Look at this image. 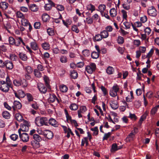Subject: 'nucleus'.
I'll use <instances>...</instances> for the list:
<instances>
[{"label": "nucleus", "instance_id": "obj_1", "mask_svg": "<svg viewBox=\"0 0 159 159\" xmlns=\"http://www.w3.org/2000/svg\"><path fill=\"white\" fill-rule=\"evenodd\" d=\"M33 140L30 142V144L34 148H37L40 147L39 142L42 140L41 137L39 134H34L32 136Z\"/></svg>", "mask_w": 159, "mask_h": 159}, {"label": "nucleus", "instance_id": "obj_2", "mask_svg": "<svg viewBox=\"0 0 159 159\" xmlns=\"http://www.w3.org/2000/svg\"><path fill=\"white\" fill-rule=\"evenodd\" d=\"M35 124L39 127L43 125H48V119L46 117H37L35 118Z\"/></svg>", "mask_w": 159, "mask_h": 159}, {"label": "nucleus", "instance_id": "obj_3", "mask_svg": "<svg viewBox=\"0 0 159 159\" xmlns=\"http://www.w3.org/2000/svg\"><path fill=\"white\" fill-rule=\"evenodd\" d=\"M13 84L15 86H21L23 88L26 87L27 85V82L24 79L22 80H14L13 81Z\"/></svg>", "mask_w": 159, "mask_h": 159}, {"label": "nucleus", "instance_id": "obj_4", "mask_svg": "<svg viewBox=\"0 0 159 159\" xmlns=\"http://www.w3.org/2000/svg\"><path fill=\"white\" fill-rule=\"evenodd\" d=\"M25 71V77L27 80H30L31 78L30 74L33 72V69L30 66H27L24 67Z\"/></svg>", "mask_w": 159, "mask_h": 159}, {"label": "nucleus", "instance_id": "obj_5", "mask_svg": "<svg viewBox=\"0 0 159 159\" xmlns=\"http://www.w3.org/2000/svg\"><path fill=\"white\" fill-rule=\"evenodd\" d=\"M11 86L6 83L5 81H0V89L3 92H7Z\"/></svg>", "mask_w": 159, "mask_h": 159}, {"label": "nucleus", "instance_id": "obj_6", "mask_svg": "<svg viewBox=\"0 0 159 159\" xmlns=\"http://www.w3.org/2000/svg\"><path fill=\"white\" fill-rule=\"evenodd\" d=\"M30 126V123L25 120H24L23 123L20 125V130H21L23 131H27L29 130V127Z\"/></svg>", "mask_w": 159, "mask_h": 159}, {"label": "nucleus", "instance_id": "obj_7", "mask_svg": "<svg viewBox=\"0 0 159 159\" xmlns=\"http://www.w3.org/2000/svg\"><path fill=\"white\" fill-rule=\"evenodd\" d=\"M18 133H19V137L20 139L23 142L25 143L29 141V136L26 133H21L20 129L18 130Z\"/></svg>", "mask_w": 159, "mask_h": 159}, {"label": "nucleus", "instance_id": "obj_8", "mask_svg": "<svg viewBox=\"0 0 159 159\" xmlns=\"http://www.w3.org/2000/svg\"><path fill=\"white\" fill-rule=\"evenodd\" d=\"M96 68L95 64L93 63H91L89 65L86 66L85 70L88 73L91 74L95 71Z\"/></svg>", "mask_w": 159, "mask_h": 159}, {"label": "nucleus", "instance_id": "obj_9", "mask_svg": "<svg viewBox=\"0 0 159 159\" xmlns=\"http://www.w3.org/2000/svg\"><path fill=\"white\" fill-rule=\"evenodd\" d=\"M147 11L148 15L151 16L156 17L157 15V11L153 7H149Z\"/></svg>", "mask_w": 159, "mask_h": 159}, {"label": "nucleus", "instance_id": "obj_10", "mask_svg": "<svg viewBox=\"0 0 159 159\" xmlns=\"http://www.w3.org/2000/svg\"><path fill=\"white\" fill-rule=\"evenodd\" d=\"M136 133L134 130L132 131L127 136L126 139V141L129 142L133 140L135 138V135Z\"/></svg>", "mask_w": 159, "mask_h": 159}, {"label": "nucleus", "instance_id": "obj_11", "mask_svg": "<svg viewBox=\"0 0 159 159\" xmlns=\"http://www.w3.org/2000/svg\"><path fill=\"white\" fill-rule=\"evenodd\" d=\"M48 102H53L56 101L57 103L60 102L59 100L57 98L56 96L54 94H50L48 99Z\"/></svg>", "mask_w": 159, "mask_h": 159}, {"label": "nucleus", "instance_id": "obj_12", "mask_svg": "<svg viewBox=\"0 0 159 159\" xmlns=\"http://www.w3.org/2000/svg\"><path fill=\"white\" fill-rule=\"evenodd\" d=\"M48 3L45 4L44 8L46 10L49 11L52 8V6L55 7V4L51 0H47Z\"/></svg>", "mask_w": 159, "mask_h": 159}, {"label": "nucleus", "instance_id": "obj_13", "mask_svg": "<svg viewBox=\"0 0 159 159\" xmlns=\"http://www.w3.org/2000/svg\"><path fill=\"white\" fill-rule=\"evenodd\" d=\"M30 47L32 49L34 50L37 51L39 54L41 53L40 50L39 49L37 43L35 42H32L30 43Z\"/></svg>", "mask_w": 159, "mask_h": 159}, {"label": "nucleus", "instance_id": "obj_14", "mask_svg": "<svg viewBox=\"0 0 159 159\" xmlns=\"http://www.w3.org/2000/svg\"><path fill=\"white\" fill-rule=\"evenodd\" d=\"M38 88L41 93H45L47 91V89L44 85L41 83H39L38 84Z\"/></svg>", "mask_w": 159, "mask_h": 159}, {"label": "nucleus", "instance_id": "obj_15", "mask_svg": "<svg viewBox=\"0 0 159 159\" xmlns=\"http://www.w3.org/2000/svg\"><path fill=\"white\" fill-rule=\"evenodd\" d=\"M13 104L14 105L12 106V108L14 111H15L17 109H20L22 107L20 103L18 101H14Z\"/></svg>", "mask_w": 159, "mask_h": 159}, {"label": "nucleus", "instance_id": "obj_16", "mask_svg": "<svg viewBox=\"0 0 159 159\" xmlns=\"http://www.w3.org/2000/svg\"><path fill=\"white\" fill-rule=\"evenodd\" d=\"M14 45L16 46H19L22 43L24 45H25V43L23 41L22 39L20 37H17L15 40Z\"/></svg>", "mask_w": 159, "mask_h": 159}, {"label": "nucleus", "instance_id": "obj_17", "mask_svg": "<svg viewBox=\"0 0 159 159\" xmlns=\"http://www.w3.org/2000/svg\"><path fill=\"white\" fill-rule=\"evenodd\" d=\"M44 135L45 137L48 139H52L53 136L52 132L49 130H46V133L44 134Z\"/></svg>", "mask_w": 159, "mask_h": 159}, {"label": "nucleus", "instance_id": "obj_18", "mask_svg": "<svg viewBox=\"0 0 159 159\" xmlns=\"http://www.w3.org/2000/svg\"><path fill=\"white\" fill-rule=\"evenodd\" d=\"M5 66H6L7 69L9 70H11L13 68V64L10 61H5Z\"/></svg>", "mask_w": 159, "mask_h": 159}, {"label": "nucleus", "instance_id": "obj_19", "mask_svg": "<svg viewBox=\"0 0 159 159\" xmlns=\"http://www.w3.org/2000/svg\"><path fill=\"white\" fill-rule=\"evenodd\" d=\"M48 123L55 127H57L58 125L57 122L55 119L52 118L49 120Z\"/></svg>", "mask_w": 159, "mask_h": 159}, {"label": "nucleus", "instance_id": "obj_20", "mask_svg": "<svg viewBox=\"0 0 159 159\" xmlns=\"http://www.w3.org/2000/svg\"><path fill=\"white\" fill-rule=\"evenodd\" d=\"M106 6L105 5L101 4L99 5L98 7V11L100 12L101 15H102L103 14V12L106 10Z\"/></svg>", "mask_w": 159, "mask_h": 159}, {"label": "nucleus", "instance_id": "obj_21", "mask_svg": "<svg viewBox=\"0 0 159 159\" xmlns=\"http://www.w3.org/2000/svg\"><path fill=\"white\" fill-rule=\"evenodd\" d=\"M8 4L5 2H0V8L3 10H5L8 7Z\"/></svg>", "mask_w": 159, "mask_h": 159}, {"label": "nucleus", "instance_id": "obj_22", "mask_svg": "<svg viewBox=\"0 0 159 159\" xmlns=\"http://www.w3.org/2000/svg\"><path fill=\"white\" fill-rule=\"evenodd\" d=\"M130 95H129L126 98V100L127 102H130L132 101V100L134 98L133 93L132 91L130 92Z\"/></svg>", "mask_w": 159, "mask_h": 159}, {"label": "nucleus", "instance_id": "obj_23", "mask_svg": "<svg viewBox=\"0 0 159 159\" xmlns=\"http://www.w3.org/2000/svg\"><path fill=\"white\" fill-rule=\"evenodd\" d=\"M2 117L6 119H9L10 117V113L7 111H3L2 113Z\"/></svg>", "mask_w": 159, "mask_h": 159}, {"label": "nucleus", "instance_id": "obj_24", "mask_svg": "<svg viewBox=\"0 0 159 159\" xmlns=\"http://www.w3.org/2000/svg\"><path fill=\"white\" fill-rule=\"evenodd\" d=\"M110 13L111 16L113 17L116 16L117 12L115 8H113L110 10Z\"/></svg>", "mask_w": 159, "mask_h": 159}, {"label": "nucleus", "instance_id": "obj_25", "mask_svg": "<svg viewBox=\"0 0 159 159\" xmlns=\"http://www.w3.org/2000/svg\"><path fill=\"white\" fill-rule=\"evenodd\" d=\"M19 57L22 60L26 61L27 60V57L26 54L20 52L19 55Z\"/></svg>", "mask_w": 159, "mask_h": 159}, {"label": "nucleus", "instance_id": "obj_26", "mask_svg": "<svg viewBox=\"0 0 159 159\" xmlns=\"http://www.w3.org/2000/svg\"><path fill=\"white\" fill-rule=\"evenodd\" d=\"M42 20L44 22H47L49 19V16L47 13H43L42 16Z\"/></svg>", "mask_w": 159, "mask_h": 159}, {"label": "nucleus", "instance_id": "obj_27", "mask_svg": "<svg viewBox=\"0 0 159 159\" xmlns=\"http://www.w3.org/2000/svg\"><path fill=\"white\" fill-rule=\"evenodd\" d=\"M100 34L102 38H107L109 36L108 32L106 30H103L100 32Z\"/></svg>", "mask_w": 159, "mask_h": 159}, {"label": "nucleus", "instance_id": "obj_28", "mask_svg": "<svg viewBox=\"0 0 159 159\" xmlns=\"http://www.w3.org/2000/svg\"><path fill=\"white\" fill-rule=\"evenodd\" d=\"M60 90L63 93L66 92L68 90L67 87L64 84H62L59 87Z\"/></svg>", "mask_w": 159, "mask_h": 159}, {"label": "nucleus", "instance_id": "obj_29", "mask_svg": "<svg viewBox=\"0 0 159 159\" xmlns=\"http://www.w3.org/2000/svg\"><path fill=\"white\" fill-rule=\"evenodd\" d=\"M102 38L101 34H98L95 35V36L93 38V39L94 41H99L101 40Z\"/></svg>", "mask_w": 159, "mask_h": 159}, {"label": "nucleus", "instance_id": "obj_30", "mask_svg": "<svg viewBox=\"0 0 159 159\" xmlns=\"http://www.w3.org/2000/svg\"><path fill=\"white\" fill-rule=\"evenodd\" d=\"M65 113L66 118V120L68 123H69L71 121V117L69 115L66 110H65Z\"/></svg>", "mask_w": 159, "mask_h": 159}, {"label": "nucleus", "instance_id": "obj_31", "mask_svg": "<svg viewBox=\"0 0 159 159\" xmlns=\"http://www.w3.org/2000/svg\"><path fill=\"white\" fill-rule=\"evenodd\" d=\"M85 143L86 144V146H87L88 145V137H84L82 140L81 146H83Z\"/></svg>", "mask_w": 159, "mask_h": 159}, {"label": "nucleus", "instance_id": "obj_32", "mask_svg": "<svg viewBox=\"0 0 159 159\" xmlns=\"http://www.w3.org/2000/svg\"><path fill=\"white\" fill-rule=\"evenodd\" d=\"M82 54L85 57H88L90 55V52L89 50L85 49L82 51Z\"/></svg>", "mask_w": 159, "mask_h": 159}, {"label": "nucleus", "instance_id": "obj_33", "mask_svg": "<svg viewBox=\"0 0 159 159\" xmlns=\"http://www.w3.org/2000/svg\"><path fill=\"white\" fill-rule=\"evenodd\" d=\"M114 70L113 68L110 66H108L106 69V72L107 74L111 75L113 74Z\"/></svg>", "mask_w": 159, "mask_h": 159}, {"label": "nucleus", "instance_id": "obj_34", "mask_svg": "<svg viewBox=\"0 0 159 159\" xmlns=\"http://www.w3.org/2000/svg\"><path fill=\"white\" fill-rule=\"evenodd\" d=\"M42 46L43 49L46 50L49 49L50 48L49 44L47 42L43 43Z\"/></svg>", "mask_w": 159, "mask_h": 159}, {"label": "nucleus", "instance_id": "obj_35", "mask_svg": "<svg viewBox=\"0 0 159 159\" xmlns=\"http://www.w3.org/2000/svg\"><path fill=\"white\" fill-rule=\"evenodd\" d=\"M87 8L88 10L91 11V12L95 9V6L92 4H89L87 6Z\"/></svg>", "mask_w": 159, "mask_h": 159}, {"label": "nucleus", "instance_id": "obj_36", "mask_svg": "<svg viewBox=\"0 0 159 159\" xmlns=\"http://www.w3.org/2000/svg\"><path fill=\"white\" fill-rule=\"evenodd\" d=\"M113 90L117 93L120 90V86L117 84H115L111 88Z\"/></svg>", "mask_w": 159, "mask_h": 159}, {"label": "nucleus", "instance_id": "obj_37", "mask_svg": "<svg viewBox=\"0 0 159 159\" xmlns=\"http://www.w3.org/2000/svg\"><path fill=\"white\" fill-rule=\"evenodd\" d=\"M110 104L111 107L114 110L116 109L118 107V106L116 102H111Z\"/></svg>", "mask_w": 159, "mask_h": 159}, {"label": "nucleus", "instance_id": "obj_38", "mask_svg": "<svg viewBox=\"0 0 159 159\" xmlns=\"http://www.w3.org/2000/svg\"><path fill=\"white\" fill-rule=\"evenodd\" d=\"M15 118L19 122L23 120L22 116L20 113H16L15 115Z\"/></svg>", "mask_w": 159, "mask_h": 159}, {"label": "nucleus", "instance_id": "obj_39", "mask_svg": "<svg viewBox=\"0 0 159 159\" xmlns=\"http://www.w3.org/2000/svg\"><path fill=\"white\" fill-rule=\"evenodd\" d=\"M30 8L31 11L34 12L37 11L38 9L37 6L35 4L31 5Z\"/></svg>", "mask_w": 159, "mask_h": 159}, {"label": "nucleus", "instance_id": "obj_40", "mask_svg": "<svg viewBox=\"0 0 159 159\" xmlns=\"http://www.w3.org/2000/svg\"><path fill=\"white\" fill-rule=\"evenodd\" d=\"M34 73L35 76L37 77L40 78L42 76V73L37 69L34 70Z\"/></svg>", "mask_w": 159, "mask_h": 159}, {"label": "nucleus", "instance_id": "obj_41", "mask_svg": "<svg viewBox=\"0 0 159 159\" xmlns=\"http://www.w3.org/2000/svg\"><path fill=\"white\" fill-rule=\"evenodd\" d=\"M141 39L142 40H144L146 43L148 42L149 38H147L146 34H141Z\"/></svg>", "mask_w": 159, "mask_h": 159}, {"label": "nucleus", "instance_id": "obj_42", "mask_svg": "<svg viewBox=\"0 0 159 159\" xmlns=\"http://www.w3.org/2000/svg\"><path fill=\"white\" fill-rule=\"evenodd\" d=\"M70 76L72 78L75 79H76L78 76V74L76 71L73 70L70 72Z\"/></svg>", "mask_w": 159, "mask_h": 159}, {"label": "nucleus", "instance_id": "obj_43", "mask_svg": "<svg viewBox=\"0 0 159 159\" xmlns=\"http://www.w3.org/2000/svg\"><path fill=\"white\" fill-rule=\"evenodd\" d=\"M99 53L96 52H93L91 54L92 57L93 59H97L98 58L99 56Z\"/></svg>", "mask_w": 159, "mask_h": 159}, {"label": "nucleus", "instance_id": "obj_44", "mask_svg": "<svg viewBox=\"0 0 159 159\" xmlns=\"http://www.w3.org/2000/svg\"><path fill=\"white\" fill-rule=\"evenodd\" d=\"M70 108L71 110L75 111L78 109V106L75 103H72L70 106Z\"/></svg>", "mask_w": 159, "mask_h": 159}, {"label": "nucleus", "instance_id": "obj_45", "mask_svg": "<svg viewBox=\"0 0 159 159\" xmlns=\"http://www.w3.org/2000/svg\"><path fill=\"white\" fill-rule=\"evenodd\" d=\"M22 24L24 26H27L30 24L28 20L25 19L23 18L21 20Z\"/></svg>", "mask_w": 159, "mask_h": 159}, {"label": "nucleus", "instance_id": "obj_46", "mask_svg": "<svg viewBox=\"0 0 159 159\" xmlns=\"http://www.w3.org/2000/svg\"><path fill=\"white\" fill-rule=\"evenodd\" d=\"M91 130L93 131V135H97L98 134V130L97 127H95L94 128H92Z\"/></svg>", "mask_w": 159, "mask_h": 159}, {"label": "nucleus", "instance_id": "obj_47", "mask_svg": "<svg viewBox=\"0 0 159 159\" xmlns=\"http://www.w3.org/2000/svg\"><path fill=\"white\" fill-rule=\"evenodd\" d=\"M117 43L119 44H122L124 42V39L122 37L119 36L117 39Z\"/></svg>", "mask_w": 159, "mask_h": 159}, {"label": "nucleus", "instance_id": "obj_48", "mask_svg": "<svg viewBox=\"0 0 159 159\" xmlns=\"http://www.w3.org/2000/svg\"><path fill=\"white\" fill-rule=\"evenodd\" d=\"M159 103V101L158 102ZM159 107V104L158 105L154 107L153 108L151 111V113L152 115L155 114L157 112V109Z\"/></svg>", "mask_w": 159, "mask_h": 159}, {"label": "nucleus", "instance_id": "obj_49", "mask_svg": "<svg viewBox=\"0 0 159 159\" xmlns=\"http://www.w3.org/2000/svg\"><path fill=\"white\" fill-rule=\"evenodd\" d=\"M15 39L12 37H10L8 38V41L9 44L11 45H15Z\"/></svg>", "mask_w": 159, "mask_h": 159}, {"label": "nucleus", "instance_id": "obj_50", "mask_svg": "<svg viewBox=\"0 0 159 159\" xmlns=\"http://www.w3.org/2000/svg\"><path fill=\"white\" fill-rule=\"evenodd\" d=\"M109 95L112 97H115L117 96V93L111 89L109 91Z\"/></svg>", "mask_w": 159, "mask_h": 159}, {"label": "nucleus", "instance_id": "obj_51", "mask_svg": "<svg viewBox=\"0 0 159 159\" xmlns=\"http://www.w3.org/2000/svg\"><path fill=\"white\" fill-rule=\"evenodd\" d=\"M4 28L6 30L9 32L10 33V31L9 29L11 28V25L9 23H7L6 24L4 25Z\"/></svg>", "mask_w": 159, "mask_h": 159}, {"label": "nucleus", "instance_id": "obj_52", "mask_svg": "<svg viewBox=\"0 0 159 159\" xmlns=\"http://www.w3.org/2000/svg\"><path fill=\"white\" fill-rule=\"evenodd\" d=\"M60 61L62 63H66L67 61V57L66 56H62L61 57Z\"/></svg>", "mask_w": 159, "mask_h": 159}, {"label": "nucleus", "instance_id": "obj_53", "mask_svg": "<svg viewBox=\"0 0 159 159\" xmlns=\"http://www.w3.org/2000/svg\"><path fill=\"white\" fill-rule=\"evenodd\" d=\"M100 89L103 93L104 96H105L108 94L107 89L104 87L102 86L101 87Z\"/></svg>", "mask_w": 159, "mask_h": 159}, {"label": "nucleus", "instance_id": "obj_54", "mask_svg": "<svg viewBox=\"0 0 159 159\" xmlns=\"http://www.w3.org/2000/svg\"><path fill=\"white\" fill-rule=\"evenodd\" d=\"M11 139L13 141H15L18 138V136L17 134H12L10 136Z\"/></svg>", "mask_w": 159, "mask_h": 159}, {"label": "nucleus", "instance_id": "obj_55", "mask_svg": "<svg viewBox=\"0 0 159 159\" xmlns=\"http://www.w3.org/2000/svg\"><path fill=\"white\" fill-rule=\"evenodd\" d=\"M26 96L29 102H31L33 100V98L32 95L30 93H27L26 94Z\"/></svg>", "mask_w": 159, "mask_h": 159}, {"label": "nucleus", "instance_id": "obj_56", "mask_svg": "<svg viewBox=\"0 0 159 159\" xmlns=\"http://www.w3.org/2000/svg\"><path fill=\"white\" fill-rule=\"evenodd\" d=\"M18 93L20 97L22 98L24 97L25 96V94L24 92L21 90H18Z\"/></svg>", "mask_w": 159, "mask_h": 159}, {"label": "nucleus", "instance_id": "obj_57", "mask_svg": "<svg viewBox=\"0 0 159 159\" xmlns=\"http://www.w3.org/2000/svg\"><path fill=\"white\" fill-rule=\"evenodd\" d=\"M123 25H125V29H129L131 26V25L130 23L128 22L125 21L124 22Z\"/></svg>", "mask_w": 159, "mask_h": 159}, {"label": "nucleus", "instance_id": "obj_58", "mask_svg": "<svg viewBox=\"0 0 159 159\" xmlns=\"http://www.w3.org/2000/svg\"><path fill=\"white\" fill-rule=\"evenodd\" d=\"M121 13L122 14V17L124 19H126L127 17V12L126 11L124 10L121 11Z\"/></svg>", "mask_w": 159, "mask_h": 159}, {"label": "nucleus", "instance_id": "obj_59", "mask_svg": "<svg viewBox=\"0 0 159 159\" xmlns=\"http://www.w3.org/2000/svg\"><path fill=\"white\" fill-rule=\"evenodd\" d=\"M16 16L18 18H22L23 19L25 18L24 15L20 11H18L16 13Z\"/></svg>", "mask_w": 159, "mask_h": 159}, {"label": "nucleus", "instance_id": "obj_60", "mask_svg": "<svg viewBox=\"0 0 159 159\" xmlns=\"http://www.w3.org/2000/svg\"><path fill=\"white\" fill-rule=\"evenodd\" d=\"M71 29L73 31L77 33H78L80 31L78 29L77 26L76 25H73Z\"/></svg>", "mask_w": 159, "mask_h": 159}, {"label": "nucleus", "instance_id": "obj_61", "mask_svg": "<svg viewBox=\"0 0 159 159\" xmlns=\"http://www.w3.org/2000/svg\"><path fill=\"white\" fill-rule=\"evenodd\" d=\"M119 149L116 144L115 143L113 144L111 147V151H115Z\"/></svg>", "mask_w": 159, "mask_h": 159}, {"label": "nucleus", "instance_id": "obj_62", "mask_svg": "<svg viewBox=\"0 0 159 159\" xmlns=\"http://www.w3.org/2000/svg\"><path fill=\"white\" fill-rule=\"evenodd\" d=\"M47 32L49 35L52 36L54 34V31L52 28L48 29Z\"/></svg>", "mask_w": 159, "mask_h": 159}, {"label": "nucleus", "instance_id": "obj_63", "mask_svg": "<svg viewBox=\"0 0 159 159\" xmlns=\"http://www.w3.org/2000/svg\"><path fill=\"white\" fill-rule=\"evenodd\" d=\"M153 52L154 49L153 48H152L148 53L147 55L146 56V57L148 58H149L152 56Z\"/></svg>", "mask_w": 159, "mask_h": 159}, {"label": "nucleus", "instance_id": "obj_64", "mask_svg": "<svg viewBox=\"0 0 159 159\" xmlns=\"http://www.w3.org/2000/svg\"><path fill=\"white\" fill-rule=\"evenodd\" d=\"M117 49L120 54H123L124 52L125 48L124 47H119Z\"/></svg>", "mask_w": 159, "mask_h": 159}]
</instances>
